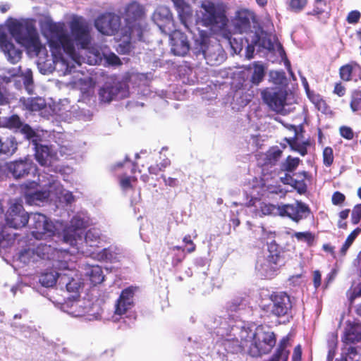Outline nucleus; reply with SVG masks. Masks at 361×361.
Masks as SVG:
<instances>
[{
    "label": "nucleus",
    "mask_w": 361,
    "mask_h": 361,
    "mask_svg": "<svg viewBox=\"0 0 361 361\" xmlns=\"http://www.w3.org/2000/svg\"><path fill=\"white\" fill-rule=\"evenodd\" d=\"M30 216L25 212L22 204L17 200L11 202L10 207L6 214V221L8 226L14 228L25 226Z\"/></svg>",
    "instance_id": "12"
},
{
    "label": "nucleus",
    "mask_w": 361,
    "mask_h": 361,
    "mask_svg": "<svg viewBox=\"0 0 361 361\" xmlns=\"http://www.w3.org/2000/svg\"><path fill=\"white\" fill-rule=\"evenodd\" d=\"M348 296L350 301L352 302L356 298L361 297V283L354 289L350 290L348 292Z\"/></svg>",
    "instance_id": "60"
},
{
    "label": "nucleus",
    "mask_w": 361,
    "mask_h": 361,
    "mask_svg": "<svg viewBox=\"0 0 361 361\" xmlns=\"http://www.w3.org/2000/svg\"><path fill=\"white\" fill-rule=\"evenodd\" d=\"M35 250L37 261L39 259H48L59 262V260L68 259L71 260L70 251L65 248L53 247L51 245L40 243L37 246Z\"/></svg>",
    "instance_id": "13"
},
{
    "label": "nucleus",
    "mask_w": 361,
    "mask_h": 361,
    "mask_svg": "<svg viewBox=\"0 0 361 361\" xmlns=\"http://www.w3.org/2000/svg\"><path fill=\"white\" fill-rule=\"evenodd\" d=\"M6 125L10 129L22 133L29 140L35 136L33 130L28 125L23 123L18 116H12L8 118Z\"/></svg>",
    "instance_id": "32"
},
{
    "label": "nucleus",
    "mask_w": 361,
    "mask_h": 361,
    "mask_svg": "<svg viewBox=\"0 0 361 361\" xmlns=\"http://www.w3.org/2000/svg\"><path fill=\"white\" fill-rule=\"evenodd\" d=\"M120 253V250L114 246L108 248H104L101 250H96L94 257L99 260L113 262L117 259V255Z\"/></svg>",
    "instance_id": "37"
},
{
    "label": "nucleus",
    "mask_w": 361,
    "mask_h": 361,
    "mask_svg": "<svg viewBox=\"0 0 361 361\" xmlns=\"http://www.w3.org/2000/svg\"><path fill=\"white\" fill-rule=\"evenodd\" d=\"M6 31L17 43L25 47L27 51L38 56L45 48L39 41L38 32L34 25L27 21L11 19L0 25V49L11 63L21 59L22 51L8 39Z\"/></svg>",
    "instance_id": "2"
},
{
    "label": "nucleus",
    "mask_w": 361,
    "mask_h": 361,
    "mask_svg": "<svg viewBox=\"0 0 361 361\" xmlns=\"http://www.w3.org/2000/svg\"><path fill=\"white\" fill-rule=\"evenodd\" d=\"M288 341V337L283 338L276 353L268 361H287L289 355V351L286 349Z\"/></svg>",
    "instance_id": "38"
},
{
    "label": "nucleus",
    "mask_w": 361,
    "mask_h": 361,
    "mask_svg": "<svg viewBox=\"0 0 361 361\" xmlns=\"http://www.w3.org/2000/svg\"><path fill=\"white\" fill-rule=\"evenodd\" d=\"M307 0H289L288 8L293 12L301 11L306 6Z\"/></svg>",
    "instance_id": "50"
},
{
    "label": "nucleus",
    "mask_w": 361,
    "mask_h": 361,
    "mask_svg": "<svg viewBox=\"0 0 361 361\" xmlns=\"http://www.w3.org/2000/svg\"><path fill=\"white\" fill-rule=\"evenodd\" d=\"M102 56L105 63L109 66H118L121 64L119 58L114 53L103 51Z\"/></svg>",
    "instance_id": "48"
},
{
    "label": "nucleus",
    "mask_w": 361,
    "mask_h": 361,
    "mask_svg": "<svg viewBox=\"0 0 361 361\" xmlns=\"http://www.w3.org/2000/svg\"><path fill=\"white\" fill-rule=\"evenodd\" d=\"M247 305V300L243 297H236L231 300L227 305L228 311L237 312L243 310Z\"/></svg>",
    "instance_id": "42"
},
{
    "label": "nucleus",
    "mask_w": 361,
    "mask_h": 361,
    "mask_svg": "<svg viewBox=\"0 0 361 361\" xmlns=\"http://www.w3.org/2000/svg\"><path fill=\"white\" fill-rule=\"evenodd\" d=\"M152 18L163 33L169 34L174 29L172 13L166 6H159Z\"/></svg>",
    "instance_id": "16"
},
{
    "label": "nucleus",
    "mask_w": 361,
    "mask_h": 361,
    "mask_svg": "<svg viewBox=\"0 0 361 361\" xmlns=\"http://www.w3.org/2000/svg\"><path fill=\"white\" fill-rule=\"evenodd\" d=\"M178 13L181 23L190 30V25L195 21L191 6L185 0H171Z\"/></svg>",
    "instance_id": "23"
},
{
    "label": "nucleus",
    "mask_w": 361,
    "mask_h": 361,
    "mask_svg": "<svg viewBox=\"0 0 361 361\" xmlns=\"http://www.w3.org/2000/svg\"><path fill=\"white\" fill-rule=\"evenodd\" d=\"M54 303L73 317H84L87 321L99 320L102 318L103 310L97 300L73 296L63 303Z\"/></svg>",
    "instance_id": "6"
},
{
    "label": "nucleus",
    "mask_w": 361,
    "mask_h": 361,
    "mask_svg": "<svg viewBox=\"0 0 361 361\" xmlns=\"http://www.w3.org/2000/svg\"><path fill=\"white\" fill-rule=\"evenodd\" d=\"M69 83L73 87L80 89L82 93H90L94 86L92 78L82 72H75Z\"/></svg>",
    "instance_id": "31"
},
{
    "label": "nucleus",
    "mask_w": 361,
    "mask_h": 361,
    "mask_svg": "<svg viewBox=\"0 0 361 361\" xmlns=\"http://www.w3.org/2000/svg\"><path fill=\"white\" fill-rule=\"evenodd\" d=\"M288 282L290 286H299L303 282V275L302 273L293 275L289 277Z\"/></svg>",
    "instance_id": "59"
},
{
    "label": "nucleus",
    "mask_w": 361,
    "mask_h": 361,
    "mask_svg": "<svg viewBox=\"0 0 361 361\" xmlns=\"http://www.w3.org/2000/svg\"><path fill=\"white\" fill-rule=\"evenodd\" d=\"M59 276V285L65 286L68 292L77 293L80 289L82 283L72 260L67 261L64 273Z\"/></svg>",
    "instance_id": "14"
},
{
    "label": "nucleus",
    "mask_w": 361,
    "mask_h": 361,
    "mask_svg": "<svg viewBox=\"0 0 361 361\" xmlns=\"http://www.w3.org/2000/svg\"><path fill=\"white\" fill-rule=\"evenodd\" d=\"M340 133L343 137H344L347 140H352L354 136L353 130L350 127H347V126L341 127L340 128Z\"/></svg>",
    "instance_id": "61"
},
{
    "label": "nucleus",
    "mask_w": 361,
    "mask_h": 361,
    "mask_svg": "<svg viewBox=\"0 0 361 361\" xmlns=\"http://www.w3.org/2000/svg\"><path fill=\"white\" fill-rule=\"evenodd\" d=\"M47 179L49 188H52V200L56 199L66 204H70L74 201L73 194L63 189L54 175H50V177H48Z\"/></svg>",
    "instance_id": "25"
},
{
    "label": "nucleus",
    "mask_w": 361,
    "mask_h": 361,
    "mask_svg": "<svg viewBox=\"0 0 361 361\" xmlns=\"http://www.w3.org/2000/svg\"><path fill=\"white\" fill-rule=\"evenodd\" d=\"M345 200V196L343 194L336 192L334 193L332 196V202L335 205H338L343 203Z\"/></svg>",
    "instance_id": "62"
},
{
    "label": "nucleus",
    "mask_w": 361,
    "mask_h": 361,
    "mask_svg": "<svg viewBox=\"0 0 361 361\" xmlns=\"http://www.w3.org/2000/svg\"><path fill=\"white\" fill-rule=\"evenodd\" d=\"M111 80L113 81L112 85L106 82L99 90V95L102 102H109L116 98L122 99L127 96L126 90L121 89V85L113 78Z\"/></svg>",
    "instance_id": "22"
},
{
    "label": "nucleus",
    "mask_w": 361,
    "mask_h": 361,
    "mask_svg": "<svg viewBox=\"0 0 361 361\" xmlns=\"http://www.w3.org/2000/svg\"><path fill=\"white\" fill-rule=\"evenodd\" d=\"M255 20L254 13L246 8H241L235 12L232 20L234 29L239 33H247L251 27V23Z\"/></svg>",
    "instance_id": "20"
},
{
    "label": "nucleus",
    "mask_w": 361,
    "mask_h": 361,
    "mask_svg": "<svg viewBox=\"0 0 361 361\" xmlns=\"http://www.w3.org/2000/svg\"><path fill=\"white\" fill-rule=\"evenodd\" d=\"M137 181L135 176L123 174L119 176V185L123 192H127L133 188V184Z\"/></svg>",
    "instance_id": "40"
},
{
    "label": "nucleus",
    "mask_w": 361,
    "mask_h": 361,
    "mask_svg": "<svg viewBox=\"0 0 361 361\" xmlns=\"http://www.w3.org/2000/svg\"><path fill=\"white\" fill-rule=\"evenodd\" d=\"M322 281V276L319 271L316 270L313 273V282L316 288L320 286Z\"/></svg>",
    "instance_id": "64"
},
{
    "label": "nucleus",
    "mask_w": 361,
    "mask_h": 361,
    "mask_svg": "<svg viewBox=\"0 0 361 361\" xmlns=\"http://www.w3.org/2000/svg\"><path fill=\"white\" fill-rule=\"evenodd\" d=\"M302 350L300 345H297L293 350L292 360L301 361Z\"/></svg>",
    "instance_id": "63"
},
{
    "label": "nucleus",
    "mask_w": 361,
    "mask_h": 361,
    "mask_svg": "<svg viewBox=\"0 0 361 361\" xmlns=\"http://www.w3.org/2000/svg\"><path fill=\"white\" fill-rule=\"evenodd\" d=\"M360 71L361 68L360 66L356 63H352L342 66L340 69V75L343 80L348 81L351 79L353 73H360Z\"/></svg>",
    "instance_id": "39"
},
{
    "label": "nucleus",
    "mask_w": 361,
    "mask_h": 361,
    "mask_svg": "<svg viewBox=\"0 0 361 361\" xmlns=\"http://www.w3.org/2000/svg\"><path fill=\"white\" fill-rule=\"evenodd\" d=\"M171 51L174 55L184 56L190 49V44L185 35L178 30H172L169 34Z\"/></svg>",
    "instance_id": "21"
},
{
    "label": "nucleus",
    "mask_w": 361,
    "mask_h": 361,
    "mask_svg": "<svg viewBox=\"0 0 361 361\" xmlns=\"http://www.w3.org/2000/svg\"><path fill=\"white\" fill-rule=\"evenodd\" d=\"M36 135L31 138L35 148V157L42 166H49L51 163L58 160L60 157L71 155L72 149L66 145H39L37 143Z\"/></svg>",
    "instance_id": "9"
},
{
    "label": "nucleus",
    "mask_w": 361,
    "mask_h": 361,
    "mask_svg": "<svg viewBox=\"0 0 361 361\" xmlns=\"http://www.w3.org/2000/svg\"><path fill=\"white\" fill-rule=\"evenodd\" d=\"M8 169L12 173L13 177L18 178L35 170L33 164L30 158L20 159L11 162L8 164Z\"/></svg>",
    "instance_id": "29"
},
{
    "label": "nucleus",
    "mask_w": 361,
    "mask_h": 361,
    "mask_svg": "<svg viewBox=\"0 0 361 361\" xmlns=\"http://www.w3.org/2000/svg\"><path fill=\"white\" fill-rule=\"evenodd\" d=\"M48 177H50V175L45 173L40 175L39 178L43 187L47 188V189L43 188L40 190H35L37 185V183L35 181L24 185L25 189V198L28 204L39 205L49 198L52 200V188L49 186Z\"/></svg>",
    "instance_id": "11"
},
{
    "label": "nucleus",
    "mask_w": 361,
    "mask_h": 361,
    "mask_svg": "<svg viewBox=\"0 0 361 361\" xmlns=\"http://www.w3.org/2000/svg\"><path fill=\"white\" fill-rule=\"evenodd\" d=\"M29 219L31 221L32 234L35 238L47 239L57 236L63 242V233L66 227H63L62 222H53L40 213L31 214Z\"/></svg>",
    "instance_id": "8"
},
{
    "label": "nucleus",
    "mask_w": 361,
    "mask_h": 361,
    "mask_svg": "<svg viewBox=\"0 0 361 361\" xmlns=\"http://www.w3.org/2000/svg\"><path fill=\"white\" fill-rule=\"evenodd\" d=\"M299 162V158H293L289 156L286 162L283 164V169L286 171H293L298 167Z\"/></svg>",
    "instance_id": "51"
},
{
    "label": "nucleus",
    "mask_w": 361,
    "mask_h": 361,
    "mask_svg": "<svg viewBox=\"0 0 361 361\" xmlns=\"http://www.w3.org/2000/svg\"><path fill=\"white\" fill-rule=\"evenodd\" d=\"M360 18V13L358 11H350L346 18V20L350 24L357 23Z\"/></svg>",
    "instance_id": "57"
},
{
    "label": "nucleus",
    "mask_w": 361,
    "mask_h": 361,
    "mask_svg": "<svg viewBox=\"0 0 361 361\" xmlns=\"http://www.w3.org/2000/svg\"><path fill=\"white\" fill-rule=\"evenodd\" d=\"M271 300L273 302L271 312L277 317L287 314L292 307L290 297L284 293L272 295Z\"/></svg>",
    "instance_id": "24"
},
{
    "label": "nucleus",
    "mask_w": 361,
    "mask_h": 361,
    "mask_svg": "<svg viewBox=\"0 0 361 361\" xmlns=\"http://www.w3.org/2000/svg\"><path fill=\"white\" fill-rule=\"evenodd\" d=\"M278 260L277 255L260 256L257 261L256 270L262 276L272 278L276 275L279 269Z\"/></svg>",
    "instance_id": "18"
},
{
    "label": "nucleus",
    "mask_w": 361,
    "mask_h": 361,
    "mask_svg": "<svg viewBox=\"0 0 361 361\" xmlns=\"http://www.w3.org/2000/svg\"><path fill=\"white\" fill-rule=\"evenodd\" d=\"M350 107L353 111L361 110V90L353 93Z\"/></svg>",
    "instance_id": "49"
},
{
    "label": "nucleus",
    "mask_w": 361,
    "mask_h": 361,
    "mask_svg": "<svg viewBox=\"0 0 361 361\" xmlns=\"http://www.w3.org/2000/svg\"><path fill=\"white\" fill-rule=\"evenodd\" d=\"M18 142L13 136L0 137V154L13 155L18 149Z\"/></svg>",
    "instance_id": "34"
},
{
    "label": "nucleus",
    "mask_w": 361,
    "mask_h": 361,
    "mask_svg": "<svg viewBox=\"0 0 361 361\" xmlns=\"http://www.w3.org/2000/svg\"><path fill=\"white\" fill-rule=\"evenodd\" d=\"M264 67L262 64L255 62L250 65L242 73L243 77H246L244 80L245 83L249 84L251 82L252 85H258L263 80L264 76Z\"/></svg>",
    "instance_id": "27"
},
{
    "label": "nucleus",
    "mask_w": 361,
    "mask_h": 361,
    "mask_svg": "<svg viewBox=\"0 0 361 361\" xmlns=\"http://www.w3.org/2000/svg\"><path fill=\"white\" fill-rule=\"evenodd\" d=\"M120 14L125 23L123 33L128 35L130 41L142 40V34L147 27L145 6L137 1H132L123 7Z\"/></svg>",
    "instance_id": "5"
},
{
    "label": "nucleus",
    "mask_w": 361,
    "mask_h": 361,
    "mask_svg": "<svg viewBox=\"0 0 361 361\" xmlns=\"http://www.w3.org/2000/svg\"><path fill=\"white\" fill-rule=\"evenodd\" d=\"M271 79L275 83H282L285 80V73L283 71H271L270 73Z\"/></svg>",
    "instance_id": "56"
},
{
    "label": "nucleus",
    "mask_w": 361,
    "mask_h": 361,
    "mask_svg": "<svg viewBox=\"0 0 361 361\" xmlns=\"http://www.w3.org/2000/svg\"><path fill=\"white\" fill-rule=\"evenodd\" d=\"M255 95V91L251 89L250 84L244 83L242 87L236 90L234 94L235 104L233 109L239 110L240 108L247 106Z\"/></svg>",
    "instance_id": "30"
},
{
    "label": "nucleus",
    "mask_w": 361,
    "mask_h": 361,
    "mask_svg": "<svg viewBox=\"0 0 361 361\" xmlns=\"http://www.w3.org/2000/svg\"><path fill=\"white\" fill-rule=\"evenodd\" d=\"M221 35L228 39L230 45L235 54H239L242 51L243 47L242 39L240 43H238V39L236 38L232 39L226 31H225L224 34Z\"/></svg>",
    "instance_id": "52"
},
{
    "label": "nucleus",
    "mask_w": 361,
    "mask_h": 361,
    "mask_svg": "<svg viewBox=\"0 0 361 361\" xmlns=\"http://www.w3.org/2000/svg\"><path fill=\"white\" fill-rule=\"evenodd\" d=\"M49 36L48 38L53 58V69L59 75H66L71 73L75 65L82 62L90 65L96 64L102 59L100 53L97 51L92 59L82 56L81 51L87 50L92 42L91 27L85 18L75 16L68 23L70 33L63 24L47 23Z\"/></svg>",
    "instance_id": "1"
},
{
    "label": "nucleus",
    "mask_w": 361,
    "mask_h": 361,
    "mask_svg": "<svg viewBox=\"0 0 361 361\" xmlns=\"http://www.w3.org/2000/svg\"><path fill=\"white\" fill-rule=\"evenodd\" d=\"M307 96L310 100L314 104L315 107L321 111L326 110V104L320 95L307 91Z\"/></svg>",
    "instance_id": "45"
},
{
    "label": "nucleus",
    "mask_w": 361,
    "mask_h": 361,
    "mask_svg": "<svg viewBox=\"0 0 361 361\" xmlns=\"http://www.w3.org/2000/svg\"><path fill=\"white\" fill-rule=\"evenodd\" d=\"M309 213V207L300 202L279 205V216L288 217L295 222L306 218Z\"/></svg>",
    "instance_id": "15"
},
{
    "label": "nucleus",
    "mask_w": 361,
    "mask_h": 361,
    "mask_svg": "<svg viewBox=\"0 0 361 361\" xmlns=\"http://www.w3.org/2000/svg\"><path fill=\"white\" fill-rule=\"evenodd\" d=\"M23 83L29 94L32 92V75L30 69L26 70L23 75Z\"/></svg>",
    "instance_id": "53"
},
{
    "label": "nucleus",
    "mask_w": 361,
    "mask_h": 361,
    "mask_svg": "<svg viewBox=\"0 0 361 361\" xmlns=\"http://www.w3.org/2000/svg\"><path fill=\"white\" fill-rule=\"evenodd\" d=\"M289 145L293 150L298 152L302 156L307 154L306 145L305 142L300 143L297 140H292L289 141Z\"/></svg>",
    "instance_id": "54"
},
{
    "label": "nucleus",
    "mask_w": 361,
    "mask_h": 361,
    "mask_svg": "<svg viewBox=\"0 0 361 361\" xmlns=\"http://www.w3.org/2000/svg\"><path fill=\"white\" fill-rule=\"evenodd\" d=\"M361 219V204H357L352 212V221L357 224Z\"/></svg>",
    "instance_id": "58"
},
{
    "label": "nucleus",
    "mask_w": 361,
    "mask_h": 361,
    "mask_svg": "<svg viewBox=\"0 0 361 361\" xmlns=\"http://www.w3.org/2000/svg\"><path fill=\"white\" fill-rule=\"evenodd\" d=\"M68 259L59 260L54 266L58 269L57 271H50L43 273L39 276V283L45 287H52L58 281L59 283V275L64 273L66 268V264Z\"/></svg>",
    "instance_id": "26"
},
{
    "label": "nucleus",
    "mask_w": 361,
    "mask_h": 361,
    "mask_svg": "<svg viewBox=\"0 0 361 361\" xmlns=\"http://www.w3.org/2000/svg\"><path fill=\"white\" fill-rule=\"evenodd\" d=\"M259 208L260 215L279 216V205L262 202Z\"/></svg>",
    "instance_id": "41"
},
{
    "label": "nucleus",
    "mask_w": 361,
    "mask_h": 361,
    "mask_svg": "<svg viewBox=\"0 0 361 361\" xmlns=\"http://www.w3.org/2000/svg\"><path fill=\"white\" fill-rule=\"evenodd\" d=\"M201 51L207 63L214 66L223 62L225 59L224 51L218 43L211 44L203 38L201 44Z\"/></svg>",
    "instance_id": "19"
},
{
    "label": "nucleus",
    "mask_w": 361,
    "mask_h": 361,
    "mask_svg": "<svg viewBox=\"0 0 361 361\" xmlns=\"http://www.w3.org/2000/svg\"><path fill=\"white\" fill-rule=\"evenodd\" d=\"M240 337L245 342L250 343L249 353L253 357L268 353L276 343L274 334L264 331L261 326H257L254 331L250 329H243Z\"/></svg>",
    "instance_id": "7"
},
{
    "label": "nucleus",
    "mask_w": 361,
    "mask_h": 361,
    "mask_svg": "<svg viewBox=\"0 0 361 361\" xmlns=\"http://www.w3.org/2000/svg\"><path fill=\"white\" fill-rule=\"evenodd\" d=\"M20 102L25 109L31 111H39L46 105L44 99L42 97H23L20 99Z\"/></svg>",
    "instance_id": "36"
},
{
    "label": "nucleus",
    "mask_w": 361,
    "mask_h": 361,
    "mask_svg": "<svg viewBox=\"0 0 361 361\" xmlns=\"http://www.w3.org/2000/svg\"><path fill=\"white\" fill-rule=\"evenodd\" d=\"M18 260L23 264H28L31 262H37L35 250L33 249L25 250L20 252Z\"/></svg>",
    "instance_id": "46"
},
{
    "label": "nucleus",
    "mask_w": 361,
    "mask_h": 361,
    "mask_svg": "<svg viewBox=\"0 0 361 361\" xmlns=\"http://www.w3.org/2000/svg\"><path fill=\"white\" fill-rule=\"evenodd\" d=\"M255 37V41L259 44V47L264 48L267 50H274L276 46H279L276 42L272 41L270 37H259L256 33H253Z\"/></svg>",
    "instance_id": "43"
},
{
    "label": "nucleus",
    "mask_w": 361,
    "mask_h": 361,
    "mask_svg": "<svg viewBox=\"0 0 361 361\" xmlns=\"http://www.w3.org/2000/svg\"><path fill=\"white\" fill-rule=\"evenodd\" d=\"M84 274L89 279L93 285L101 283L104 279L102 268L98 265L86 264L83 267Z\"/></svg>",
    "instance_id": "33"
},
{
    "label": "nucleus",
    "mask_w": 361,
    "mask_h": 361,
    "mask_svg": "<svg viewBox=\"0 0 361 361\" xmlns=\"http://www.w3.org/2000/svg\"><path fill=\"white\" fill-rule=\"evenodd\" d=\"M135 288L129 287L124 289L117 300L116 304L115 314L117 315L124 314L133 306V298Z\"/></svg>",
    "instance_id": "28"
},
{
    "label": "nucleus",
    "mask_w": 361,
    "mask_h": 361,
    "mask_svg": "<svg viewBox=\"0 0 361 361\" xmlns=\"http://www.w3.org/2000/svg\"><path fill=\"white\" fill-rule=\"evenodd\" d=\"M323 161L325 166H329L334 161L333 149L331 147H326L323 151Z\"/></svg>",
    "instance_id": "55"
},
{
    "label": "nucleus",
    "mask_w": 361,
    "mask_h": 361,
    "mask_svg": "<svg viewBox=\"0 0 361 361\" xmlns=\"http://www.w3.org/2000/svg\"><path fill=\"white\" fill-rule=\"evenodd\" d=\"M361 340V324L358 323L348 324L344 336L347 343L358 342Z\"/></svg>",
    "instance_id": "35"
},
{
    "label": "nucleus",
    "mask_w": 361,
    "mask_h": 361,
    "mask_svg": "<svg viewBox=\"0 0 361 361\" xmlns=\"http://www.w3.org/2000/svg\"><path fill=\"white\" fill-rule=\"evenodd\" d=\"M293 237L298 241L305 243L309 246H311L314 240V235L310 231L295 232L293 234Z\"/></svg>",
    "instance_id": "44"
},
{
    "label": "nucleus",
    "mask_w": 361,
    "mask_h": 361,
    "mask_svg": "<svg viewBox=\"0 0 361 361\" xmlns=\"http://www.w3.org/2000/svg\"><path fill=\"white\" fill-rule=\"evenodd\" d=\"M88 223L89 217L86 213H78L72 218L70 226L63 230V243L73 249L71 255L75 252L94 255L96 250H89L87 247H99L102 243L100 232L95 228L90 229L83 239V230Z\"/></svg>",
    "instance_id": "3"
},
{
    "label": "nucleus",
    "mask_w": 361,
    "mask_h": 361,
    "mask_svg": "<svg viewBox=\"0 0 361 361\" xmlns=\"http://www.w3.org/2000/svg\"><path fill=\"white\" fill-rule=\"evenodd\" d=\"M264 102L274 111L282 112L286 103V92L282 90L274 91L264 89L261 92Z\"/></svg>",
    "instance_id": "17"
},
{
    "label": "nucleus",
    "mask_w": 361,
    "mask_h": 361,
    "mask_svg": "<svg viewBox=\"0 0 361 361\" xmlns=\"http://www.w3.org/2000/svg\"><path fill=\"white\" fill-rule=\"evenodd\" d=\"M94 26L102 35H116L123 38L124 42H130L128 35L122 32L123 26L121 25V17L114 13L107 12L99 16L94 20Z\"/></svg>",
    "instance_id": "10"
},
{
    "label": "nucleus",
    "mask_w": 361,
    "mask_h": 361,
    "mask_svg": "<svg viewBox=\"0 0 361 361\" xmlns=\"http://www.w3.org/2000/svg\"><path fill=\"white\" fill-rule=\"evenodd\" d=\"M227 9L223 2L202 0L195 11V23L206 27L211 34H224L228 25Z\"/></svg>",
    "instance_id": "4"
},
{
    "label": "nucleus",
    "mask_w": 361,
    "mask_h": 361,
    "mask_svg": "<svg viewBox=\"0 0 361 361\" xmlns=\"http://www.w3.org/2000/svg\"><path fill=\"white\" fill-rule=\"evenodd\" d=\"M251 37L252 39H250L249 38H245V42L247 44L246 46V50H245V56L247 59H250L253 57V54L255 51V46L257 44V42L255 41V37H254V34L252 32H251Z\"/></svg>",
    "instance_id": "47"
}]
</instances>
